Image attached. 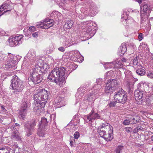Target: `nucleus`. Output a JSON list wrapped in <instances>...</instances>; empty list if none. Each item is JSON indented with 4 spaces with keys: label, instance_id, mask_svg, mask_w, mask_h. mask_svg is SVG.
<instances>
[{
    "label": "nucleus",
    "instance_id": "1",
    "mask_svg": "<svg viewBox=\"0 0 153 153\" xmlns=\"http://www.w3.org/2000/svg\"><path fill=\"white\" fill-rule=\"evenodd\" d=\"M65 70L63 67L56 68L53 69L48 76V80L55 82L60 87L65 83Z\"/></svg>",
    "mask_w": 153,
    "mask_h": 153
},
{
    "label": "nucleus",
    "instance_id": "2",
    "mask_svg": "<svg viewBox=\"0 0 153 153\" xmlns=\"http://www.w3.org/2000/svg\"><path fill=\"white\" fill-rule=\"evenodd\" d=\"M97 131L100 136L108 141L113 138V128L107 123H103L99 127Z\"/></svg>",
    "mask_w": 153,
    "mask_h": 153
},
{
    "label": "nucleus",
    "instance_id": "3",
    "mask_svg": "<svg viewBox=\"0 0 153 153\" xmlns=\"http://www.w3.org/2000/svg\"><path fill=\"white\" fill-rule=\"evenodd\" d=\"M49 94V92L43 89H39L35 91L34 99L35 101L39 103V106L43 108V110Z\"/></svg>",
    "mask_w": 153,
    "mask_h": 153
},
{
    "label": "nucleus",
    "instance_id": "4",
    "mask_svg": "<svg viewBox=\"0 0 153 153\" xmlns=\"http://www.w3.org/2000/svg\"><path fill=\"white\" fill-rule=\"evenodd\" d=\"M11 87L14 90V92L17 93L21 92L23 90V86L22 85V82L16 76H14L11 80Z\"/></svg>",
    "mask_w": 153,
    "mask_h": 153
},
{
    "label": "nucleus",
    "instance_id": "5",
    "mask_svg": "<svg viewBox=\"0 0 153 153\" xmlns=\"http://www.w3.org/2000/svg\"><path fill=\"white\" fill-rule=\"evenodd\" d=\"M39 128L38 132V135L40 137H43L44 134V131L48 129L50 127L48 125V122L47 119L43 118H42L39 123Z\"/></svg>",
    "mask_w": 153,
    "mask_h": 153
},
{
    "label": "nucleus",
    "instance_id": "6",
    "mask_svg": "<svg viewBox=\"0 0 153 153\" xmlns=\"http://www.w3.org/2000/svg\"><path fill=\"white\" fill-rule=\"evenodd\" d=\"M114 94V100L115 102L122 104H124L126 102L127 96L124 93L123 90L120 91L115 92Z\"/></svg>",
    "mask_w": 153,
    "mask_h": 153
},
{
    "label": "nucleus",
    "instance_id": "7",
    "mask_svg": "<svg viewBox=\"0 0 153 153\" xmlns=\"http://www.w3.org/2000/svg\"><path fill=\"white\" fill-rule=\"evenodd\" d=\"M117 84V81L115 79L108 81L105 86V91L106 94L112 93L116 88V85Z\"/></svg>",
    "mask_w": 153,
    "mask_h": 153
},
{
    "label": "nucleus",
    "instance_id": "8",
    "mask_svg": "<svg viewBox=\"0 0 153 153\" xmlns=\"http://www.w3.org/2000/svg\"><path fill=\"white\" fill-rule=\"evenodd\" d=\"M53 20L51 19H46L44 20L43 22L38 23V24H37L36 26L38 28L47 29L53 26Z\"/></svg>",
    "mask_w": 153,
    "mask_h": 153
},
{
    "label": "nucleus",
    "instance_id": "9",
    "mask_svg": "<svg viewBox=\"0 0 153 153\" xmlns=\"http://www.w3.org/2000/svg\"><path fill=\"white\" fill-rule=\"evenodd\" d=\"M35 120H32L30 123L28 122H25L24 123V126L26 132V135L29 136L32 134L34 127L36 126Z\"/></svg>",
    "mask_w": 153,
    "mask_h": 153
},
{
    "label": "nucleus",
    "instance_id": "10",
    "mask_svg": "<svg viewBox=\"0 0 153 153\" xmlns=\"http://www.w3.org/2000/svg\"><path fill=\"white\" fill-rule=\"evenodd\" d=\"M23 36L22 35L16 36L13 38H10L8 40L10 45L11 47L14 46L22 42Z\"/></svg>",
    "mask_w": 153,
    "mask_h": 153
},
{
    "label": "nucleus",
    "instance_id": "11",
    "mask_svg": "<svg viewBox=\"0 0 153 153\" xmlns=\"http://www.w3.org/2000/svg\"><path fill=\"white\" fill-rule=\"evenodd\" d=\"M104 67L106 69L108 68H123V64L118 59H116L112 63H107L106 64Z\"/></svg>",
    "mask_w": 153,
    "mask_h": 153
},
{
    "label": "nucleus",
    "instance_id": "12",
    "mask_svg": "<svg viewBox=\"0 0 153 153\" xmlns=\"http://www.w3.org/2000/svg\"><path fill=\"white\" fill-rule=\"evenodd\" d=\"M27 109V103L26 101L23 100L21 105V106L19 114V116L23 119L26 115Z\"/></svg>",
    "mask_w": 153,
    "mask_h": 153
},
{
    "label": "nucleus",
    "instance_id": "13",
    "mask_svg": "<svg viewBox=\"0 0 153 153\" xmlns=\"http://www.w3.org/2000/svg\"><path fill=\"white\" fill-rule=\"evenodd\" d=\"M29 79L33 82L34 84H36L40 82L42 79L39 74L32 73L29 78Z\"/></svg>",
    "mask_w": 153,
    "mask_h": 153
},
{
    "label": "nucleus",
    "instance_id": "14",
    "mask_svg": "<svg viewBox=\"0 0 153 153\" xmlns=\"http://www.w3.org/2000/svg\"><path fill=\"white\" fill-rule=\"evenodd\" d=\"M140 16L141 20L144 18L147 13H149L151 11V8L149 5L146 4L141 7Z\"/></svg>",
    "mask_w": 153,
    "mask_h": 153
},
{
    "label": "nucleus",
    "instance_id": "15",
    "mask_svg": "<svg viewBox=\"0 0 153 153\" xmlns=\"http://www.w3.org/2000/svg\"><path fill=\"white\" fill-rule=\"evenodd\" d=\"M144 92L142 90L137 89L134 92L135 98L137 101H140L141 102L143 99Z\"/></svg>",
    "mask_w": 153,
    "mask_h": 153
},
{
    "label": "nucleus",
    "instance_id": "16",
    "mask_svg": "<svg viewBox=\"0 0 153 153\" xmlns=\"http://www.w3.org/2000/svg\"><path fill=\"white\" fill-rule=\"evenodd\" d=\"M17 62V59L12 60L10 61H8L7 63L5 65V67L7 69H11L12 70H15L17 68L16 64Z\"/></svg>",
    "mask_w": 153,
    "mask_h": 153
},
{
    "label": "nucleus",
    "instance_id": "17",
    "mask_svg": "<svg viewBox=\"0 0 153 153\" xmlns=\"http://www.w3.org/2000/svg\"><path fill=\"white\" fill-rule=\"evenodd\" d=\"M10 5L7 4H3L0 7V16L3 15L5 13L10 11L11 9H7V7Z\"/></svg>",
    "mask_w": 153,
    "mask_h": 153
},
{
    "label": "nucleus",
    "instance_id": "18",
    "mask_svg": "<svg viewBox=\"0 0 153 153\" xmlns=\"http://www.w3.org/2000/svg\"><path fill=\"white\" fill-rule=\"evenodd\" d=\"M100 116L97 113H94L93 111H91L89 115L87 117V118L89 121H91L92 120L98 119L100 118Z\"/></svg>",
    "mask_w": 153,
    "mask_h": 153
},
{
    "label": "nucleus",
    "instance_id": "19",
    "mask_svg": "<svg viewBox=\"0 0 153 153\" xmlns=\"http://www.w3.org/2000/svg\"><path fill=\"white\" fill-rule=\"evenodd\" d=\"M127 49L126 45L124 44H122L119 47L118 49V52L120 53V55H123L126 52Z\"/></svg>",
    "mask_w": 153,
    "mask_h": 153
},
{
    "label": "nucleus",
    "instance_id": "20",
    "mask_svg": "<svg viewBox=\"0 0 153 153\" xmlns=\"http://www.w3.org/2000/svg\"><path fill=\"white\" fill-rule=\"evenodd\" d=\"M97 8L95 4H93L91 6L89 10L90 15L91 16H94L97 13Z\"/></svg>",
    "mask_w": 153,
    "mask_h": 153
},
{
    "label": "nucleus",
    "instance_id": "21",
    "mask_svg": "<svg viewBox=\"0 0 153 153\" xmlns=\"http://www.w3.org/2000/svg\"><path fill=\"white\" fill-rule=\"evenodd\" d=\"M131 124H136L139 121L140 117L138 116H135L130 119Z\"/></svg>",
    "mask_w": 153,
    "mask_h": 153
},
{
    "label": "nucleus",
    "instance_id": "22",
    "mask_svg": "<svg viewBox=\"0 0 153 153\" xmlns=\"http://www.w3.org/2000/svg\"><path fill=\"white\" fill-rule=\"evenodd\" d=\"M17 131V129L16 130H15L13 131L14 133L12 134V137L13 139H15L16 140H20V136Z\"/></svg>",
    "mask_w": 153,
    "mask_h": 153
},
{
    "label": "nucleus",
    "instance_id": "23",
    "mask_svg": "<svg viewBox=\"0 0 153 153\" xmlns=\"http://www.w3.org/2000/svg\"><path fill=\"white\" fill-rule=\"evenodd\" d=\"M33 110L37 114H39L43 111V108H41V106H39L38 105L34 107Z\"/></svg>",
    "mask_w": 153,
    "mask_h": 153
},
{
    "label": "nucleus",
    "instance_id": "24",
    "mask_svg": "<svg viewBox=\"0 0 153 153\" xmlns=\"http://www.w3.org/2000/svg\"><path fill=\"white\" fill-rule=\"evenodd\" d=\"M139 49L140 50L143 49L145 50H147L148 49V47L147 44L143 43H141L139 47Z\"/></svg>",
    "mask_w": 153,
    "mask_h": 153
},
{
    "label": "nucleus",
    "instance_id": "25",
    "mask_svg": "<svg viewBox=\"0 0 153 153\" xmlns=\"http://www.w3.org/2000/svg\"><path fill=\"white\" fill-rule=\"evenodd\" d=\"M73 25V22L72 20L69 19L67 20L66 23L65 24V25L67 26V28L70 29L71 28Z\"/></svg>",
    "mask_w": 153,
    "mask_h": 153
},
{
    "label": "nucleus",
    "instance_id": "26",
    "mask_svg": "<svg viewBox=\"0 0 153 153\" xmlns=\"http://www.w3.org/2000/svg\"><path fill=\"white\" fill-rule=\"evenodd\" d=\"M8 55H7V59L8 58L9 61H10L12 60H16L17 59L15 57L16 56L15 55H13V54H11L10 53H8Z\"/></svg>",
    "mask_w": 153,
    "mask_h": 153
},
{
    "label": "nucleus",
    "instance_id": "27",
    "mask_svg": "<svg viewBox=\"0 0 153 153\" xmlns=\"http://www.w3.org/2000/svg\"><path fill=\"white\" fill-rule=\"evenodd\" d=\"M136 73L140 76H142L144 75L145 73V71L144 69L142 68L138 69L136 71Z\"/></svg>",
    "mask_w": 153,
    "mask_h": 153
},
{
    "label": "nucleus",
    "instance_id": "28",
    "mask_svg": "<svg viewBox=\"0 0 153 153\" xmlns=\"http://www.w3.org/2000/svg\"><path fill=\"white\" fill-rule=\"evenodd\" d=\"M41 70V68L39 65L36 66L33 69V73L39 74V72Z\"/></svg>",
    "mask_w": 153,
    "mask_h": 153
},
{
    "label": "nucleus",
    "instance_id": "29",
    "mask_svg": "<svg viewBox=\"0 0 153 153\" xmlns=\"http://www.w3.org/2000/svg\"><path fill=\"white\" fill-rule=\"evenodd\" d=\"M80 56V55L79 53L77 51H76L75 52H74V54L73 56V57L74 58H75L74 59V60H76V59H78Z\"/></svg>",
    "mask_w": 153,
    "mask_h": 153
},
{
    "label": "nucleus",
    "instance_id": "30",
    "mask_svg": "<svg viewBox=\"0 0 153 153\" xmlns=\"http://www.w3.org/2000/svg\"><path fill=\"white\" fill-rule=\"evenodd\" d=\"M7 55L0 52V61L5 60L7 59Z\"/></svg>",
    "mask_w": 153,
    "mask_h": 153
},
{
    "label": "nucleus",
    "instance_id": "31",
    "mask_svg": "<svg viewBox=\"0 0 153 153\" xmlns=\"http://www.w3.org/2000/svg\"><path fill=\"white\" fill-rule=\"evenodd\" d=\"M124 71L126 77L128 78L131 74V72L127 69H124Z\"/></svg>",
    "mask_w": 153,
    "mask_h": 153
},
{
    "label": "nucleus",
    "instance_id": "32",
    "mask_svg": "<svg viewBox=\"0 0 153 153\" xmlns=\"http://www.w3.org/2000/svg\"><path fill=\"white\" fill-rule=\"evenodd\" d=\"M138 59L139 58L137 56H136L135 58L133 59L132 63L134 65H137L138 62Z\"/></svg>",
    "mask_w": 153,
    "mask_h": 153
},
{
    "label": "nucleus",
    "instance_id": "33",
    "mask_svg": "<svg viewBox=\"0 0 153 153\" xmlns=\"http://www.w3.org/2000/svg\"><path fill=\"white\" fill-rule=\"evenodd\" d=\"M30 54L31 55L30 57L32 58L35 57L36 56V51L33 50H31L30 52Z\"/></svg>",
    "mask_w": 153,
    "mask_h": 153
},
{
    "label": "nucleus",
    "instance_id": "34",
    "mask_svg": "<svg viewBox=\"0 0 153 153\" xmlns=\"http://www.w3.org/2000/svg\"><path fill=\"white\" fill-rule=\"evenodd\" d=\"M123 123L124 125H127L129 124H131L130 120H126L123 121Z\"/></svg>",
    "mask_w": 153,
    "mask_h": 153
},
{
    "label": "nucleus",
    "instance_id": "35",
    "mask_svg": "<svg viewBox=\"0 0 153 153\" xmlns=\"http://www.w3.org/2000/svg\"><path fill=\"white\" fill-rule=\"evenodd\" d=\"M85 30L86 33H89L90 34L91 33V32L92 30V28L88 27L87 26V27L85 28Z\"/></svg>",
    "mask_w": 153,
    "mask_h": 153
},
{
    "label": "nucleus",
    "instance_id": "36",
    "mask_svg": "<svg viewBox=\"0 0 153 153\" xmlns=\"http://www.w3.org/2000/svg\"><path fill=\"white\" fill-rule=\"evenodd\" d=\"M16 126L17 127H19L20 126V125L17 123H16L15 125H13L11 126V129L12 130H16H16L17 129H16Z\"/></svg>",
    "mask_w": 153,
    "mask_h": 153
},
{
    "label": "nucleus",
    "instance_id": "37",
    "mask_svg": "<svg viewBox=\"0 0 153 153\" xmlns=\"http://www.w3.org/2000/svg\"><path fill=\"white\" fill-rule=\"evenodd\" d=\"M141 127L140 126L137 127L134 129L133 132L134 133H136L139 131H141Z\"/></svg>",
    "mask_w": 153,
    "mask_h": 153
},
{
    "label": "nucleus",
    "instance_id": "38",
    "mask_svg": "<svg viewBox=\"0 0 153 153\" xmlns=\"http://www.w3.org/2000/svg\"><path fill=\"white\" fill-rule=\"evenodd\" d=\"M123 148V146H118L115 151V153H120L121 150Z\"/></svg>",
    "mask_w": 153,
    "mask_h": 153
},
{
    "label": "nucleus",
    "instance_id": "39",
    "mask_svg": "<svg viewBox=\"0 0 153 153\" xmlns=\"http://www.w3.org/2000/svg\"><path fill=\"white\" fill-rule=\"evenodd\" d=\"M87 27H91L92 28L93 27V22L91 21H88V22L87 23Z\"/></svg>",
    "mask_w": 153,
    "mask_h": 153
},
{
    "label": "nucleus",
    "instance_id": "40",
    "mask_svg": "<svg viewBox=\"0 0 153 153\" xmlns=\"http://www.w3.org/2000/svg\"><path fill=\"white\" fill-rule=\"evenodd\" d=\"M36 30L35 27L34 26H31L29 27L28 29V31L31 32H34Z\"/></svg>",
    "mask_w": 153,
    "mask_h": 153
},
{
    "label": "nucleus",
    "instance_id": "41",
    "mask_svg": "<svg viewBox=\"0 0 153 153\" xmlns=\"http://www.w3.org/2000/svg\"><path fill=\"white\" fill-rule=\"evenodd\" d=\"M112 72L111 71L107 72L106 73L105 75V76L106 79L109 78V77H110L111 75L110 74Z\"/></svg>",
    "mask_w": 153,
    "mask_h": 153
},
{
    "label": "nucleus",
    "instance_id": "42",
    "mask_svg": "<svg viewBox=\"0 0 153 153\" xmlns=\"http://www.w3.org/2000/svg\"><path fill=\"white\" fill-rule=\"evenodd\" d=\"M74 137L75 139H78L79 136V133L78 131H76L75 132L74 134Z\"/></svg>",
    "mask_w": 153,
    "mask_h": 153
},
{
    "label": "nucleus",
    "instance_id": "43",
    "mask_svg": "<svg viewBox=\"0 0 153 153\" xmlns=\"http://www.w3.org/2000/svg\"><path fill=\"white\" fill-rule=\"evenodd\" d=\"M130 45L131 46V50L132 51L130 53H132L133 52L134 50L136 48V46L133 44H130Z\"/></svg>",
    "mask_w": 153,
    "mask_h": 153
},
{
    "label": "nucleus",
    "instance_id": "44",
    "mask_svg": "<svg viewBox=\"0 0 153 153\" xmlns=\"http://www.w3.org/2000/svg\"><path fill=\"white\" fill-rule=\"evenodd\" d=\"M147 76L150 78H153V74L150 72H149Z\"/></svg>",
    "mask_w": 153,
    "mask_h": 153
},
{
    "label": "nucleus",
    "instance_id": "45",
    "mask_svg": "<svg viewBox=\"0 0 153 153\" xmlns=\"http://www.w3.org/2000/svg\"><path fill=\"white\" fill-rule=\"evenodd\" d=\"M138 40L139 41H141L142 40L143 38V34L142 33H140L138 35Z\"/></svg>",
    "mask_w": 153,
    "mask_h": 153
},
{
    "label": "nucleus",
    "instance_id": "46",
    "mask_svg": "<svg viewBox=\"0 0 153 153\" xmlns=\"http://www.w3.org/2000/svg\"><path fill=\"white\" fill-rule=\"evenodd\" d=\"M38 32H36L33 33L32 34V36L34 38H36L38 37Z\"/></svg>",
    "mask_w": 153,
    "mask_h": 153
},
{
    "label": "nucleus",
    "instance_id": "47",
    "mask_svg": "<svg viewBox=\"0 0 153 153\" xmlns=\"http://www.w3.org/2000/svg\"><path fill=\"white\" fill-rule=\"evenodd\" d=\"M116 105V103L114 102H111L109 104V106L111 107H114Z\"/></svg>",
    "mask_w": 153,
    "mask_h": 153
},
{
    "label": "nucleus",
    "instance_id": "48",
    "mask_svg": "<svg viewBox=\"0 0 153 153\" xmlns=\"http://www.w3.org/2000/svg\"><path fill=\"white\" fill-rule=\"evenodd\" d=\"M6 150H7L6 148H2L0 149V151L1 152V151H3V152H1L2 153H4L6 152Z\"/></svg>",
    "mask_w": 153,
    "mask_h": 153
},
{
    "label": "nucleus",
    "instance_id": "49",
    "mask_svg": "<svg viewBox=\"0 0 153 153\" xmlns=\"http://www.w3.org/2000/svg\"><path fill=\"white\" fill-rule=\"evenodd\" d=\"M58 50L60 51L63 52L65 51V49L64 48L61 47L58 48Z\"/></svg>",
    "mask_w": 153,
    "mask_h": 153
},
{
    "label": "nucleus",
    "instance_id": "50",
    "mask_svg": "<svg viewBox=\"0 0 153 153\" xmlns=\"http://www.w3.org/2000/svg\"><path fill=\"white\" fill-rule=\"evenodd\" d=\"M128 85L129 88L130 89H131L132 88L133 85L131 83H128Z\"/></svg>",
    "mask_w": 153,
    "mask_h": 153
},
{
    "label": "nucleus",
    "instance_id": "51",
    "mask_svg": "<svg viewBox=\"0 0 153 153\" xmlns=\"http://www.w3.org/2000/svg\"><path fill=\"white\" fill-rule=\"evenodd\" d=\"M101 81V79H97V82L98 84H99L100 83V82Z\"/></svg>",
    "mask_w": 153,
    "mask_h": 153
},
{
    "label": "nucleus",
    "instance_id": "52",
    "mask_svg": "<svg viewBox=\"0 0 153 153\" xmlns=\"http://www.w3.org/2000/svg\"><path fill=\"white\" fill-rule=\"evenodd\" d=\"M5 32L4 31L0 32V34L1 36H3L5 35Z\"/></svg>",
    "mask_w": 153,
    "mask_h": 153
},
{
    "label": "nucleus",
    "instance_id": "53",
    "mask_svg": "<svg viewBox=\"0 0 153 153\" xmlns=\"http://www.w3.org/2000/svg\"><path fill=\"white\" fill-rule=\"evenodd\" d=\"M73 142L71 140L70 143V144L71 146L72 147L73 146Z\"/></svg>",
    "mask_w": 153,
    "mask_h": 153
},
{
    "label": "nucleus",
    "instance_id": "54",
    "mask_svg": "<svg viewBox=\"0 0 153 153\" xmlns=\"http://www.w3.org/2000/svg\"><path fill=\"white\" fill-rule=\"evenodd\" d=\"M1 109L3 111H4L5 110V108L4 107V106H2V105L1 106Z\"/></svg>",
    "mask_w": 153,
    "mask_h": 153
},
{
    "label": "nucleus",
    "instance_id": "55",
    "mask_svg": "<svg viewBox=\"0 0 153 153\" xmlns=\"http://www.w3.org/2000/svg\"><path fill=\"white\" fill-rule=\"evenodd\" d=\"M122 61L123 62H126V59L125 58H123L122 59Z\"/></svg>",
    "mask_w": 153,
    "mask_h": 153
},
{
    "label": "nucleus",
    "instance_id": "56",
    "mask_svg": "<svg viewBox=\"0 0 153 153\" xmlns=\"http://www.w3.org/2000/svg\"><path fill=\"white\" fill-rule=\"evenodd\" d=\"M142 0H137V1L140 4V3H141Z\"/></svg>",
    "mask_w": 153,
    "mask_h": 153
},
{
    "label": "nucleus",
    "instance_id": "57",
    "mask_svg": "<svg viewBox=\"0 0 153 153\" xmlns=\"http://www.w3.org/2000/svg\"><path fill=\"white\" fill-rule=\"evenodd\" d=\"M10 153V152L8 150H6V152H4V153Z\"/></svg>",
    "mask_w": 153,
    "mask_h": 153
},
{
    "label": "nucleus",
    "instance_id": "58",
    "mask_svg": "<svg viewBox=\"0 0 153 153\" xmlns=\"http://www.w3.org/2000/svg\"><path fill=\"white\" fill-rule=\"evenodd\" d=\"M151 139L153 141V135L151 137Z\"/></svg>",
    "mask_w": 153,
    "mask_h": 153
},
{
    "label": "nucleus",
    "instance_id": "59",
    "mask_svg": "<svg viewBox=\"0 0 153 153\" xmlns=\"http://www.w3.org/2000/svg\"><path fill=\"white\" fill-rule=\"evenodd\" d=\"M2 121V119L0 118V123H1Z\"/></svg>",
    "mask_w": 153,
    "mask_h": 153
},
{
    "label": "nucleus",
    "instance_id": "60",
    "mask_svg": "<svg viewBox=\"0 0 153 153\" xmlns=\"http://www.w3.org/2000/svg\"><path fill=\"white\" fill-rule=\"evenodd\" d=\"M74 63H73V64H72V65H74Z\"/></svg>",
    "mask_w": 153,
    "mask_h": 153
},
{
    "label": "nucleus",
    "instance_id": "61",
    "mask_svg": "<svg viewBox=\"0 0 153 153\" xmlns=\"http://www.w3.org/2000/svg\"><path fill=\"white\" fill-rule=\"evenodd\" d=\"M0 152H1L0 151Z\"/></svg>",
    "mask_w": 153,
    "mask_h": 153
}]
</instances>
